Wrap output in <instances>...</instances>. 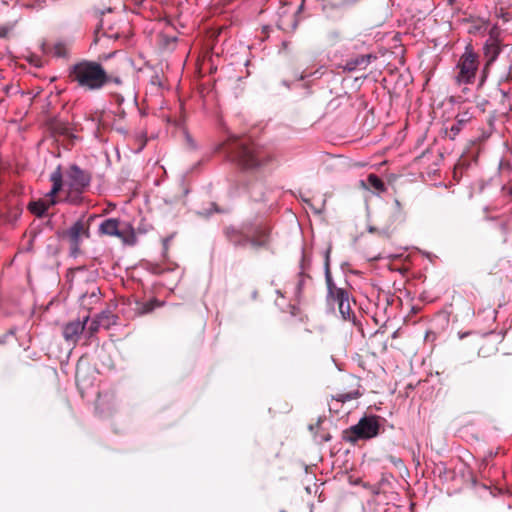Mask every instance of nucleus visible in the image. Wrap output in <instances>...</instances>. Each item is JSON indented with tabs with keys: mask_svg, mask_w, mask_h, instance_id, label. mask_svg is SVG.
Returning <instances> with one entry per match:
<instances>
[{
	"mask_svg": "<svg viewBox=\"0 0 512 512\" xmlns=\"http://www.w3.org/2000/svg\"><path fill=\"white\" fill-rule=\"evenodd\" d=\"M99 233L101 235L118 237L127 245H134L136 243V235L133 227L130 224L121 223L116 218L105 219L99 225Z\"/></svg>",
	"mask_w": 512,
	"mask_h": 512,
	"instance_id": "nucleus-9",
	"label": "nucleus"
},
{
	"mask_svg": "<svg viewBox=\"0 0 512 512\" xmlns=\"http://www.w3.org/2000/svg\"><path fill=\"white\" fill-rule=\"evenodd\" d=\"M153 307L150 304H144L141 310V314L149 313L152 311Z\"/></svg>",
	"mask_w": 512,
	"mask_h": 512,
	"instance_id": "nucleus-25",
	"label": "nucleus"
},
{
	"mask_svg": "<svg viewBox=\"0 0 512 512\" xmlns=\"http://www.w3.org/2000/svg\"><path fill=\"white\" fill-rule=\"evenodd\" d=\"M50 181L52 182V188L46 194L45 198L29 204V210L31 213L38 217H42L51 206L57 203L56 195L61 191L64 184L61 166H58L51 173Z\"/></svg>",
	"mask_w": 512,
	"mask_h": 512,
	"instance_id": "nucleus-7",
	"label": "nucleus"
},
{
	"mask_svg": "<svg viewBox=\"0 0 512 512\" xmlns=\"http://www.w3.org/2000/svg\"><path fill=\"white\" fill-rule=\"evenodd\" d=\"M97 217V215H90L87 219L81 218L67 230L66 236L69 240L71 253L73 255L79 252L82 240L90 237V226Z\"/></svg>",
	"mask_w": 512,
	"mask_h": 512,
	"instance_id": "nucleus-11",
	"label": "nucleus"
},
{
	"mask_svg": "<svg viewBox=\"0 0 512 512\" xmlns=\"http://www.w3.org/2000/svg\"><path fill=\"white\" fill-rule=\"evenodd\" d=\"M60 132L62 134H67L68 133V128L67 127H63V128L60 129Z\"/></svg>",
	"mask_w": 512,
	"mask_h": 512,
	"instance_id": "nucleus-28",
	"label": "nucleus"
},
{
	"mask_svg": "<svg viewBox=\"0 0 512 512\" xmlns=\"http://www.w3.org/2000/svg\"><path fill=\"white\" fill-rule=\"evenodd\" d=\"M113 322H114V320L113 321H101L95 317L89 323L88 328H87V333L89 334V337L94 335L99 330L100 327H104V328L108 329L112 325Z\"/></svg>",
	"mask_w": 512,
	"mask_h": 512,
	"instance_id": "nucleus-18",
	"label": "nucleus"
},
{
	"mask_svg": "<svg viewBox=\"0 0 512 512\" xmlns=\"http://www.w3.org/2000/svg\"><path fill=\"white\" fill-rule=\"evenodd\" d=\"M277 294L283 296L280 290L277 291Z\"/></svg>",
	"mask_w": 512,
	"mask_h": 512,
	"instance_id": "nucleus-31",
	"label": "nucleus"
},
{
	"mask_svg": "<svg viewBox=\"0 0 512 512\" xmlns=\"http://www.w3.org/2000/svg\"><path fill=\"white\" fill-rule=\"evenodd\" d=\"M379 422L375 416L363 417L356 425H353L343 432V439L349 443H356L358 440L371 439L379 433Z\"/></svg>",
	"mask_w": 512,
	"mask_h": 512,
	"instance_id": "nucleus-8",
	"label": "nucleus"
},
{
	"mask_svg": "<svg viewBox=\"0 0 512 512\" xmlns=\"http://www.w3.org/2000/svg\"><path fill=\"white\" fill-rule=\"evenodd\" d=\"M68 77L84 91H98L111 80L110 75L100 63L89 60H82L72 65L68 70Z\"/></svg>",
	"mask_w": 512,
	"mask_h": 512,
	"instance_id": "nucleus-2",
	"label": "nucleus"
},
{
	"mask_svg": "<svg viewBox=\"0 0 512 512\" xmlns=\"http://www.w3.org/2000/svg\"><path fill=\"white\" fill-rule=\"evenodd\" d=\"M501 92H502L503 96H506V95H507V92H506V91L501 90Z\"/></svg>",
	"mask_w": 512,
	"mask_h": 512,
	"instance_id": "nucleus-29",
	"label": "nucleus"
},
{
	"mask_svg": "<svg viewBox=\"0 0 512 512\" xmlns=\"http://www.w3.org/2000/svg\"><path fill=\"white\" fill-rule=\"evenodd\" d=\"M330 251L326 252L325 257V281L327 286L326 302L329 306H338L339 313L344 320H351L354 317L353 310L350 304L349 292L341 287H338L332 278L330 271Z\"/></svg>",
	"mask_w": 512,
	"mask_h": 512,
	"instance_id": "nucleus-4",
	"label": "nucleus"
},
{
	"mask_svg": "<svg viewBox=\"0 0 512 512\" xmlns=\"http://www.w3.org/2000/svg\"><path fill=\"white\" fill-rule=\"evenodd\" d=\"M110 77H111L110 82H113V83H115L117 85H120L122 83V80H121L120 77H118V76H111V75H110Z\"/></svg>",
	"mask_w": 512,
	"mask_h": 512,
	"instance_id": "nucleus-26",
	"label": "nucleus"
},
{
	"mask_svg": "<svg viewBox=\"0 0 512 512\" xmlns=\"http://www.w3.org/2000/svg\"><path fill=\"white\" fill-rule=\"evenodd\" d=\"M80 305L87 309L91 310L94 305H96L100 301V290L97 287H93L90 292H86L82 294L79 298Z\"/></svg>",
	"mask_w": 512,
	"mask_h": 512,
	"instance_id": "nucleus-16",
	"label": "nucleus"
},
{
	"mask_svg": "<svg viewBox=\"0 0 512 512\" xmlns=\"http://www.w3.org/2000/svg\"><path fill=\"white\" fill-rule=\"evenodd\" d=\"M471 118L472 116L469 112L459 113L455 118V123H453L449 128V131H447L448 137L451 140H454Z\"/></svg>",
	"mask_w": 512,
	"mask_h": 512,
	"instance_id": "nucleus-15",
	"label": "nucleus"
},
{
	"mask_svg": "<svg viewBox=\"0 0 512 512\" xmlns=\"http://www.w3.org/2000/svg\"><path fill=\"white\" fill-rule=\"evenodd\" d=\"M347 380L351 382V389L348 391H342L332 396V401L336 403H346L348 401L358 399L362 396V392L360 391V381L356 377L349 375L347 376Z\"/></svg>",
	"mask_w": 512,
	"mask_h": 512,
	"instance_id": "nucleus-13",
	"label": "nucleus"
},
{
	"mask_svg": "<svg viewBox=\"0 0 512 512\" xmlns=\"http://www.w3.org/2000/svg\"><path fill=\"white\" fill-rule=\"evenodd\" d=\"M85 120L87 121H91L94 123L95 127H98L99 126V123H100V115L98 114V112H91L89 114H85Z\"/></svg>",
	"mask_w": 512,
	"mask_h": 512,
	"instance_id": "nucleus-22",
	"label": "nucleus"
},
{
	"mask_svg": "<svg viewBox=\"0 0 512 512\" xmlns=\"http://www.w3.org/2000/svg\"><path fill=\"white\" fill-rule=\"evenodd\" d=\"M376 56L373 54L358 55L355 58L348 59L344 65L341 66L344 72H354L356 70H364L368 67Z\"/></svg>",
	"mask_w": 512,
	"mask_h": 512,
	"instance_id": "nucleus-14",
	"label": "nucleus"
},
{
	"mask_svg": "<svg viewBox=\"0 0 512 512\" xmlns=\"http://www.w3.org/2000/svg\"><path fill=\"white\" fill-rule=\"evenodd\" d=\"M502 50L501 29L493 25L488 31V37L483 46V55L486 60L480 84L486 78L489 67L496 61Z\"/></svg>",
	"mask_w": 512,
	"mask_h": 512,
	"instance_id": "nucleus-10",
	"label": "nucleus"
},
{
	"mask_svg": "<svg viewBox=\"0 0 512 512\" xmlns=\"http://www.w3.org/2000/svg\"><path fill=\"white\" fill-rule=\"evenodd\" d=\"M478 66V55L473 51L470 45L466 46L464 53L461 55L456 65V83L458 85L474 83Z\"/></svg>",
	"mask_w": 512,
	"mask_h": 512,
	"instance_id": "nucleus-6",
	"label": "nucleus"
},
{
	"mask_svg": "<svg viewBox=\"0 0 512 512\" xmlns=\"http://www.w3.org/2000/svg\"><path fill=\"white\" fill-rule=\"evenodd\" d=\"M89 321V315H86L83 320H74L63 326L62 334L65 341L75 345L82 333L86 329V325Z\"/></svg>",
	"mask_w": 512,
	"mask_h": 512,
	"instance_id": "nucleus-12",
	"label": "nucleus"
},
{
	"mask_svg": "<svg viewBox=\"0 0 512 512\" xmlns=\"http://www.w3.org/2000/svg\"><path fill=\"white\" fill-rule=\"evenodd\" d=\"M369 185L378 192L385 191L384 182L375 174H370L367 178Z\"/></svg>",
	"mask_w": 512,
	"mask_h": 512,
	"instance_id": "nucleus-19",
	"label": "nucleus"
},
{
	"mask_svg": "<svg viewBox=\"0 0 512 512\" xmlns=\"http://www.w3.org/2000/svg\"><path fill=\"white\" fill-rule=\"evenodd\" d=\"M98 320L101 321H113L112 325L116 324L117 316L112 314L110 311H102L100 314L96 316Z\"/></svg>",
	"mask_w": 512,
	"mask_h": 512,
	"instance_id": "nucleus-21",
	"label": "nucleus"
},
{
	"mask_svg": "<svg viewBox=\"0 0 512 512\" xmlns=\"http://www.w3.org/2000/svg\"><path fill=\"white\" fill-rule=\"evenodd\" d=\"M234 159L247 170L259 168L272 160L269 149L253 141H236L230 148Z\"/></svg>",
	"mask_w": 512,
	"mask_h": 512,
	"instance_id": "nucleus-3",
	"label": "nucleus"
},
{
	"mask_svg": "<svg viewBox=\"0 0 512 512\" xmlns=\"http://www.w3.org/2000/svg\"><path fill=\"white\" fill-rule=\"evenodd\" d=\"M329 409H330L331 411L333 410L332 403H329Z\"/></svg>",
	"mask_w": 512,
	"mask_h": 512,
	"instance_id": "nucleus-30",
	"label": "nucleus"
},
{
	"mask_svg": "<svg viewBox=\"0 0 512 512\" xmlns=\"http://www.w3.org/2000/svg\"><path fill=\"white\" fill-rule=\"evenodd\" d=\"M304 259H305V256L303 253L302 254V263H301V271L298 274L297 283L295 284V286L293 288V294H294L296 301L300 300L302 291H303V287L305 285V281L307 278H309V276L307 274H305V272H304Z\"/></svg>",
	"mask_w": 512,
	"mask_h": 512,
	"instance_id": "nucleus-17",
	"label": "nucleus"
},
{
	"mask_svg": "<svg viewBox=\"0 0 512 512\" xmlns=\"http://www.w3.org/2000/svg\"><path fill=\"white\" fill-rule=\"evenodd\" d=\"M225 239L235 249H267L271 243V229L264 223L244 222L240 226H226L223 229Z\"/></svg>",
	"mask_w": 512,
	"mask_h": 512,
	"instance_id": "nucleus-1",
	"label": "nucleus"
},
{
	"mask_svg": "<svg viewBox=\"0 0 512 512\" xmlns=\"http://www.w3.org/2000/svg\"><path fill=\"white\" fill-rule=\"evenodd\" d=\"M498 230L501 233V235L504 237V241H506V237L509 232L508 224L506 222H501L498 224Z\"/></svg>",
	"mask_w": 512,
	"mask_h": 512,
	"instance_id": "nucleus-23",
	"label": "nucleus"
},
{
	"mask_svg": "<svg viewBox=\"0 0 512 512\" xmlns=\"http://www.w3.org/2000/svg\"><path fill=\"white\" fill-rule=\"evenodd\" d=\"M68 52V46L64 42H57L52 47V53L55 57H66L68 55Z\"/></svg>",
	"mask_w": 512,
	"mask_h": 512,
	"instance_id": "nucleus-20",
	"label": "nucleus"
},
{
	"mask_svg": "<svg viewBox=\"0 0 512 512\" xmlns=\"http://www.w3.org/2000/svg\"><path fill=\"white\" fill-rule=\"evenodd\" d=\"M62 175L67 186L65 201L73 205L80 204L83 199L82 194L90 186L92 180L91 173L76 164H72Z\"/></svg>",
	"mask_w": 512,
	"mask_h": 512,
	"instance_id": "nucleus-5",
	"label": "nucleus"
},
{
	"mask_svg": "<svg viewBox=\"0 0 512 512\" xmlns=\"http://www.w3.org/2000/svg\"><path fill=\"white\" fill-rule=\"evenodd\" d=\"M394 204H395V207L397 208V210H399V211H400V210H401V208H402V207H401V203H400V201H399L398 199H395V200H394Z\"/></svg>",
	"mask_w": 512,
	"mask_h": 512,
	"instance_id": "nucleus-27",
	"label": "nucleus"
},
{
	"mask_svg": "<svg viewBox=\"0 0 512 512\" xmlns=\"http://www.w3.org/2000/svg\"><path fill=\"white\" fill-rule=\"evenodd\" d=\"M358 1L359 0H341V5L343 7H348V6H351V5L355 4Z\"/></svg>",
	"mask_w": 512,
	"mask_h": 512,
	"instance_id": "nucleus-24",
	"label": "nucleus"
}]
</instances>
